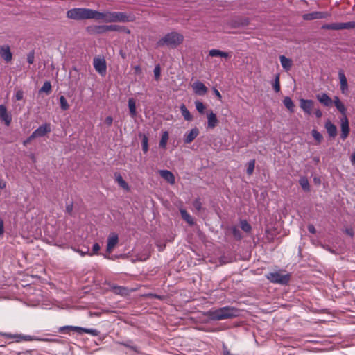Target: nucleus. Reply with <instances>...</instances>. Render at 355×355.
Masks as SVG:
<instances>
[{
  "instance_id": "26",
  "label": "nucleus",
  "mask_w": 355,
  "mask_h": 355,
  "mask_svg": "<svg viewBox=\"0 0 355 355\" xmlns=\"http://www.w3.org/2000/svg\"><path fill=\"white\" fill-rule=\"evenodd\" d=\"M279 58L283 68L286 71H289L293 64L292 60L289 58H286L284 55H281Z\"/></svg>"
},
{
  "instance_id": "35",
  "label": "nucleus",
  "mask_w": 355,
  "mask_h": 355,
  "mask_svg": "<svg viewBox=\"0 0 355 355\" xmlns=\"http://www.w3.org/2000/svg\"><path fill=\"white\" fill-rule=\"evenodd\" d=\"M112 291L114 293L121 295H126L128 292V290L123 286H113Z\"/></svg>"
},
{
  "instance_id": "14",
  "label": "nucleus",
  "mask_w": 355,
  "mask_h": 355,
  "mask_svg": "<svg viewBox=\"0 0 355 355\" xmlns=\"http://www.w3.org/2000/svg\"><path fill=\"white\" fill-rule=\"evenodd\" d=\"M338 78L340 84V90L343 94H346L348 91V83L347 78L343 70H340L338 72Z\"/></svg>"
},
{
  "instance_id": "32",
  "label": "nucleus",
  "mask_w": 355,
  "mask_h": 355,
  "mask_svg": "<svg viewBox=\"0 0 355 355\" xmlns=\"http://www.w3.org/2000/svg\"><path fill=\"white\" fill-rule=\"evenodd\" d=\"M283 103H284V105H285V107L291 112H293L295 105H294L292 99L290 97H288V96L285 97L284 98Z\"/></svg>"
},
{
  "instance_id": "6",
  "label": "nucleus",
  "mask_w": 355,
  "mask_h": 355,
  "mask_svg": "<svg viewBox=\"0 0 355 355\" xmlns=\"http://www.w3.org/2000/svg\"><path fill=\"white\" fill-rule=\"evenodd\" d=\"M71 331H76L80 334L85 333L95 336L98 335V331L96 329H87L80 327L63 326L58 329V332L60 334H69Z\"/></svg>"
},
{
  "instance_id": "39",
  "label": "nucleus",
  "mask_w": 355,
  "mask_h": 355,
  "mask_svg": "<svg viewBox=\"0 0 355 355\" xmlns=\"http://www.w3.org/2000/svg\"><path fill=\"white\" fill-rule=\"evenodd\" d=\"M60 107L62 110H67L69 109V105L66 98H64V96H61L60 97Z\"/></svg>"
},
{
  "instance_id": "15",
  "label": "nucleus",
  "mask_w": 355,
  "mask_h": 355,
  "mask_svg": "<svg viewBox=\"0 0 355 355\" xmlns=\"http://www.w3.org/2000/svg\"><path fill=\"white\" fill-rule=\"evenodd\" d=\"M134 19V17L128 16L125 12H115V18L113 20L114 22H128L133 21Z\"/></svg>"
},
{
  "instance_id": "46",
  "label": "nucleus",
  "mask_w": 355,
  "mask_h": 355,
  "mask_svg": "<svg viewBox=\"0 0 355 355\" xmlns=\"http://www.w3.org/2000/svg\"><path fill=\"white\" fill-rule=\"evenodd\" d=\"M100 250V245L98 243L94 244L92 247V252L89 254V256H93L94 254H98Z\"/></svg>"
},
{
  "instance_id": "58",
  "label": "nucleus",
  "mask_w": 355,
  "mask_h": 355,
  "mask_svg": "<svg viewBox=\"0 0 355 355\" xmlns=\"http://www.w3.org/2000/svg\"><path fill=\"white\" fill-rule=\"evenodd\" d=\"M134 70H135V73H137V74L141 73V69L139 65L135 66L134 67Z\"/></svg>"
},
{
  "instance_id": "48",
  "label": "nucleus",
  "mask_w": 355,
  "mask_h": 355,
  "mask_svg": "<svg viewBox=\"0 0 355 355\" xmlns=\"http://www.w3.org/2000/svg\"><path fill=\"white\" fill-rule=\"evenodd\" d=\"M109 25H104V26H99L96 28L97 29V33H105V32H107V31H110V30H107V27H108Z\"/></svg>"
},
{
  "instance_id": "59",
  "label": "nucleus",
  "mask_w": 355,
  "mask_h": 355,
  "mask_svg": "<svg viewBox=\"0 0 355 355\" xmlns=\"http://www.w3.org/2000/svg\"><path fill=\"white\" fill-rule=\"evenodd\" d=\"M315 115L317 118H320L322 115V113L320 110L318 109L315 111Z\"/></svg>"
},
{
  "instance_id": "40",
  "label": "nucleus",
  "mask_w": 355,
  "mask_h": 355,
  "mask_svg": "<svg viewBox=\"0 0 355 355\" xmlns=\"http://www.w3.org/2000/svg\"><path fill=\"white\" fill-rule=\"evenodd\" d=\"M148 139L147 136L144 135L143 137H142L141 144H142V150H143L144 153H147L148 150Z\"/></svg>"
},
{
  "instance_id": "36",
  "label": "nucleus",
  "mask_w": 355,
  "mask_h": 355,
  "mask_svg": "<svg viewBox=\"0 0 355 355\" xmlns=\"http://www.w3.org/2000/svg\"><path fill=\"white\" fill-rule=\"evenodd\" d=\"M44 92L49 94L51 92V84L49 81H46L40 89V93Z\"/></svg>"
},
{
  "instance_id": "44",
  "label": "nucleus",
  "mask_w": 355,
  "mask_h": 355,
  "mask_svg": "<svg viewBox=\"0 0 355 355\" xmlns=\"http://www.w3.org/2000/svg\"><path fill=\"white\" fill-rule=\"evenodd\" d=\"M255 166V160L252 159L249 162L248 168H247V173L249 175H251L253 173L254 169Z\"/></svg>"
},
{
  "instance_id": "27",
  "label": "nucleus",
  "mask_w": 355,
  "mask_h": 355,
  "mask_svg": "<svg viewBox=\"0 0 355 355\" xmlns=\"http://www.w3.org/2000/svg\"><path fill=\"white\" fill-rule=\"evenodd\" d=\"M128 107L130 116L134 118L137 116L136 101L133 98L128 100Z\"/></svg>"
},
{
  "instance_id": "7",
  "label": "nucleus",
  "mask_w": 355,
  "mask_h": 355,
  "mask_svg": "<svg viewBox=\"0 0 355 355\" xmlns=\"http://www.w3.org/2000/svg\"><path fill=\"white\" fill-rule=\"evenodd\" d=\"M95 70L101 76H105L107 73L106 60L103 57H95L93 60Z\"/></svg>"
},
{
  "instance_id": "55",
  "label": "nucleus",
  "mask_w": 355,
  "mask_h": 355,
  "mask_svg": "<svg viewBox=\"0 0 355 355\" xmlns=\"http://www.w3.org/2000/svg\"><path fill=\"white\" fill-rule=\"evenodd\" d=\"M345 232L347 234L350 236L351 237H353L354 236V230L352 228H348L345 230Z\"/></svg>"
},
{
  "instance_id": "62",
  "label": "nucleus",
  "mask_w": 355,
  "mask_h": 355,
  "mask_svg": "<svg viewBox=\"0 0 355 355\" xmlns=\"http://www.w3.org/2000/svg\"><path fill=\"white\" fill-rule=\"evenodd\" d=\"M352 165H355V153H353L350 157Z\"/></svg>"
},
{
  "instance_id": "21",
  "label": "nucleus",
  "mask_w": 355,
  "mask_h": 355,
  "mask_svg": "<svg viewBox=\"0 0 355 355\" xmlns=\"http://www.w3.org/2000/svg\"><path fill=\"white\" fill-rule=\"evenodd\" d=\"M198 135L199 130L197 128L191 129L190 132L185 135L184 142L186 144L191 143Z\"/></svg>"
},
{
  "instance_id": "19",
  "label": "nucleus",
  "mask_w": 355,
  "mask_h": 355,
  "mask_svg": "<svg viewBox=\"0 0 355 355\" xmlns=\"http://www.w3.org/2000/svg\"><path fill=\"white\" fill-rule=\"evenodd\" d=\"M314 103L312 100H300V107L308 114H311V111L313 108Z\"/></svg>"
},
{
  "instance_id": "2",
  "label": "nucleus",
  "mask_w": 355,
  "mask_h": 355,
  "mask_svg": "<svg viewBox=\"0 0 355 355\" xmlns=\"http://www.w3.org/2000/svg\"><path fill=\"white\" fill-rule=\"evenodd\" d=\"M184 41V36L177 32H171L165 35L157 42V47L166 46L175 49Z\"/></svg>"
},
{
  "instance_id": "33",
  "label": "nucleus",
  "mask_w": 355,
  "mask_h": 355,
  "mask_svg": "<svg viewBox=\"0 0 355 355\" xmlns=\"http://www.w3.org/2000/svg\"><path fill=\"white\" fill-rule=\"evenodd\" d=\"M180 214L182 218L189 225H193L194 223L193 218L185 209H181Z\"/></svg>"
},
{
  "instance_id": "64",
  "label": "nucleus",
  "mask_w": 355,
  "mask_h": 355,
  "mask_svg": "<svg viewBox=\"0 0 355 355\" xmlns=\"http://www.w3.org/2000/svg\"><path fill=\"white\" fill-rule=\"evenodd\" d=\"M232 232H233L234 235L236 237L239 234V230H237V228L234 227L232 230Z\"/></svg>"
},
{
  "instance_id": "30",
  "label": "nucleus",
  "mask_w": 355,
  "mask_h": 355,
  "mask_svg": "<svg viewBox=\"0 0 355 355\" xmlns=\"http://www.w3.org/2000/svg\"><path fill=\"white\" fill-rule=\"evenodd\" d=\"M169 138V135L167 131H164L162 134L161 139L159 141V147L162 148H166V144Z\"/></svg>"
},
{
  "instance_id": "38",
  "label": "nucleus",
  "mask_w": 355,
  "mask_h": 355,
  "mask_svg": "<svg viewBox=\"0 0 355 355\" xmlns=\"http://www.w3.org/2000/svg\"><path fill=\"white\" fill-rule=\"evenodd\" d=\"M195 105H196V108L197 111L200 114H203L205 113V106L203 104V103H202L199 101H196L195 102Z\"/></svg>"
},
{
  "instance_id": "43",
  "label": "nucleus",
  "mask_w": 355,
  "mask_h": 355,
  "mask_svg": "<svg viewBox=\"0 0 355 355\" xmlns=\"http://www.w3.org/2000/svg\"><path fill=\"white\" fill-rule=\"evenodd\" d=\"M241 227L245 232H250L252 229L251 225L246 220L241 222Z\"/></svg>"
},
{
  "instance_id": "56",
  "label": "nucleus",
  "mask_w": 355,
  "mask_h": 355,
  "mask_svg": "<svg viewBox=\"0 0 355 355\" xmlns=\"http://www.w3.org/2000/svg\"><path fill=\"white\" fill-rule=\"evenodd\" d=\"M112 121H113V119H112V117L111 116H107L106 119H105V123L107 125H111L112 123Z\"/></svg>"
},
{
  "instance_id": "54",
  "label": "nucleus",
  "mask_w": 355,
  "mask_h": 355,
  "mask_svg": "<svg viewBox=\"0 0 355 355\" xmlns=\"http://www.w3.org/2000/svg\"><path fill=\"white\" fill-rule=\"evenodd\" d=\"M308 230L311 234H315L316 232L315 228L313 225H309Z\"/></svg>"
},
{
  "instance_id": "31",
  "label": "nucleus",
  "mask_w": 355,
  "mask_h": 355,
  "mask_svg": "<svg viewBox=\"0 0 355 355\" xmlns=\"http://www.w3.org/2000/svg\"><path fill=\"white\" fill-rule=\"evenodd\" d=\"M180 110H181L182 115L183 116L184 119L186 121H189L192 120V116H191L190 112L188 110V109L184 104H182L180 106Z\"/></svg>"
},
{
  "instance_id": "52",
  "label": "nucleus",
  "mask_w": 355,
  "mask_h": 355,
  "mask_svg": "<svg viewBox=\"0 0 355 355\" xmlns=\"http://www.w3.org/2000/svg\"><path fill=\"white\" fill-rule=\"evenodd\" d=\"M24 97V92L23 91L21 90H18L16 92V94H15V98L16 100L17 101H20Z\"/></svg>"
},
{
  "instance_id": "10",
  "label": "nucleus",
  "mask_w": 355,
  "mask_h": 355,
  "mask_svg": "<svg viewBox=\"0 0 355 355\" xmlns=\"http://www.w3.org/2000/svg\"><path fill=\"white\" fill-rule=\"evenodd\" d=\"M98 15H95L94 19L98 20H103L105 22L111 23L114 22V20H112L115 18V12H98Z\"/></svg>"
},
{
  "instance_id": "28",
  "label": "nucleus",
  "mask_w": 355,
  "mask_h": 355,
  "mask_svg": "<svg viewBox=\"0 0 355 355\" xmlns=\"http://www.w3.org/2000/svg\"><path fill=\"white\" fill-rule=\"evenodd\" d=\"M107 30H110V31H121L124 32L127 34L130 33V29L127 28L125 26H121L119 25H109L108 27L106 28Z\"/></svg>"
},
{
  "instance_id": "45",
  "label": "nucleus",
  "mask_w": 355,
  "mask_h": 355,
  "mask_svg": "<svg viewBox=\"0 0 355 355\" xmlns=\"http://www.w3.org/2000/svg\"><path fill=\"white\" fill-rule=\"evenodd\" d=\"M273 88L276 92H279L280 91V82H279V75H277L275 79V82L273 84Z\"/></svg>"
},
{
  "instance_id": "23",
  "label": "nucleus",
  "mask_w": 355,
  "mask_h": 355,
  "mask_svg": "<svg viewBox=\"0 0 355 355\" xmlns=\"http://www.w3.org/2000/svg\"><path fill=\"white\" fill-rule=\"evenodd\" d=\"M325 128L331 137H335L337 135V128L330 121L325 123Z\"/></svg>"
},
{
  "instance_id": "5",
  "label": "nucleus",
  "mask_w": 355,
  "mask_h": 355,
  "mask_svg": "<svg viewBox=\"0 0 355 355\" xmlns=\"http://www.w3.org/2000/svg\"><path fill=\"white\" fill-rule=\"evenodd\" d=\"M266 277L271 283L281 285L288 284L291 279V275L283 270L269 272Z\"/></svg>"
},
{
  "instance_id": "61",
  "label": "nucleus",
  "mask_w": 355,
  "mask_h": 355,
  "mask_svg": "<svg viewBox=\"0 0 355 355\" xmlns=\"http://www.w3.org/2000/svg\"><path fill=\"white\" fill-rule=\"evenodd\" d=\"M3 232V221L0 219V234H2Z\"/></svg>"
},
{
  "instance_id": "42",
  "label": "nucleus",
  "mask_w": 355,
  "mask_h": 355,
  "mask_svg": "<svg viewBox=\"0 0 355 355\" xmlns=\"http://www.w3.org/2000/svg\"><path fill=\"white\" fill-rule=\"evenodd\" d=\"M312 136L316 140L318 144H320L323 139L322 135L316 130H312Z\"/></svg>"
},
{
  "instance_id": "16",
  "label": "nucleus",
  "mask_w": 355,
  "mask_h": 355,
  "mask_svg": "<svg viewBox=\"0 0 355 355\" xmlns=\"http://www.w3.org/2000/svg\"><path fill=\"white\" fill-rule=\"evenodd\" d=\"M0 119L5 122L7 126L10 125L12 121L11 116L8 114L6 107L3 105H0Z\"/></svg>"
},
{
  "instance_id": "8",
  "label": "nucleus",
  "mask_w": 355,
  "mask_h": 355,
  "mask_svg": "<svg viewBox=\"0 0 355 355\" xmlns=\"http://www.w3.org/2000/svg\"><path fill=\"white\" fill-rule=\"evenodd\" d=\"M331 16V14L328 12H319L315 11L310 13L304 14L302 19L304 21H311L314 19H325Z\"/></svg>"
},
{
  "instance_id": "37",
  "label": "nucleus",
  "mask_w": 355,
  "mask_h": 355,
  "mask_svg": "<svg viewBox=\"0 0 355 355\" xmlns=\"http://www.w3.org/2000/svg\"><path fill=\"white\" fill-rule=\"evenodd\" d=\"M300 184L304 191L309 190V183L306 178L302 177L300 180Z\"/></svg>"
},
{
  "instance_id": "25",
  "label": "nucleus",
  "mask_w": 355,
  "mask_h": 355,
  "mask_svg": "<svg viewBox=\"0 0 355 355\" xmlns=\"http://www.w3.org/2000/svg\"><path fill=\"white\" fill-rule=\"evenodd\" d=\"M114 175L115 179L118 184H119V186L126 191H130V187L128 184L123 179L121 174L119 173H116Z\"/></svg>"
},
{
  "instance_id": "57",
  "label": "nucleus",
  "mask_w": 355,
  "mask_h": 355,
  "mask_svg": "<svg viewBox=\"0 0 355 355\" xmlns=\"http://www.w3.org/2000/svg\"><path fill=\"white\" fill-rule=\"evenodd\" d=\"M35 137H32V135L28 137L24 141V146H27L28 144H29L31 140H33V139H35Z\"/></svg>"
},
{
  "instance_id": "22",
  "label": "nucleus",
  "mask_w": 355,
  "mask_h": 355,
  "mask_svg": "<svg viewBox=\"0 0 355 355\" xmlns=\"http://www.w3.org/2000/svg\"><path fill=\"white\" fill-rule=\"evenodd\" d=\"M317 99L324 106L331 105L333 101L331 98L325 93L317 95Z\"/></svg>"
},
{
  "instance_id": "24",
  "label": "nucleus",
  "mask_w": 355,
  "mask_h": 355,
  "mask_svg": "<svg viewBox=\"0 0 355 355\" xmlns=\"http://www.w3.org/2000/svg\"><path fill=\"white\" fill-rule=\"evenodd\" d=\"M334 103L338 110L343 114V116H346V107L338 96L334 97Z\"/></svg>"
},
{
  "instance_id": "49",
  "label": "nucleus",
  "mask_w": 355,
  "mask_h": 355,
  "mask_svg": "<svg viewBox=\"0 0 355 355\" xmlns=\"http://www.w3.org/2000/svg\"><path fill=\"white\" fill-rule=\"evenodd\" d=\"M193 207L196 208V209H197L198 211H200L202 208V203L200 200V199H196L194 201H193Z\"/></svg>"
},
{
  "instance_id": "63",
  "label": "nucleus",
  "mask_w": 355,
  "mask_h": 355,
  "mask_svg": "<svg viewBox=\"0 0 355 355\" xmlns=\"http://www.w3.org/2000/svg\"><path fill=\"white\" fill-rule=\"evenodd\" d=\"M78 252L80 254L81 256H85L86 254L89 255V254H90V252L88 250L86 252H83L82 250H78Z\"/></svg>"
},
{
  "instance_id": "12",
  "label": "nucleus",
  "mask_w": 355,
  "mask_h": 355,
  "mask_svg": "<svg viewBox=\"0 0 355 355\" xmlns=\"http://www.w3.org/2000/svg\"><path fill=\"white\" fill-rule=\"evenodd\" d=\"M192 88L194 92V93L197 95L203 96L207 94L208 89L205 85L204 83H202L200 81H196L192 85Z\"/></svg>"
},
{
  "instance_id": "47",
  "label": "nucleus",
  "mask_w": 355,
  "mask_h": 355,
  "mask_svg": "<svg viewBox=\"0 0 355 355\" xmlns=\"http://www.w3.org/2000/svg\"><path fill=\"white\" fill-rule=\"evenodd\" d=\"M160 74H161L160 67H159V65H157V66H155V69H154V75H155V78L157 80H158L159 79Z\"/></svg>"
},
{
  "instance_id": "3",
  "label": "nucleus",
  "mask_w": 355,
  "mask_h": 355,
  "mask_svg": "<svg viewBox=\"0 0 355 355\" xmlns=\"http://www.w3.org/2000/svg\"><path fill=\"white\" fill-rule=\"evenodd\" d=\"M98 11L88 8H73L67 11V16L69 19L76 20L94 19Z\"/></svg>"
},
{
  "instance_id": "9",
  "label": "nucleus",
  "mask_w": 355,
  "mask_h": 355,
  "mask_svg": "<svg viewBox=\"0 0 355 355\" xmlns=\"http://www.w3.org/2000/svg\"><path fill=\"white\" fill-rule=\"evenodd\" d=\"M340 137L344 140L348 137L349 134V121L347 116H344L340 119Z\"/></svg>"
},
{
  "instance_id": "29",
  "label": "nucleus",
  "mask_w": 355,
  "mask_h": 355,
  "mask_svg": "<svg viewBox=\"0 0 355 355\" xmlns=\"http://www.w3.org/2000/svg\"><path fill=\"white\" fill-rule=\"evenodd\" d=\"M209 55L211 57L220 56V57L225 58H227L229 57V54L227 53L222 51H220L218 49H211V50H210L209 52Z\"/></svg>"
},
{
  "instance_id": "17",
  "label": "nucleus",
  "mask_w": 355,
  "mask_h": 355,
  "mask_svg": "<svg viewBox=\"0 0 355 355\" xmlns=\"http://www.w3.org/2000/svg\"><path fill=\"white\" fill-rule=\"evenodd\" d=\"M207 128L214 129L218 124L217 116L213 111H210L207 114Z\"/></svg>"
},
{
  "instance_id": "1",
  "label": "nucleus",
  "mask_w": 355,
  "mask_h": 355,
  "mask_svg": "<svg viewBox=\"0 0 355 355\" xmlns=\"http://www.w3.org/2000/svg\"><path fill=\"white\" fill-rule=\"evenodd\" d=\"M240 310L233 306H224L208 311L205 315L211 320H223L239 316Z\"/></svg>"
},
{
  "instance_id": "34",
  "label": "nucleus",
  "mask_w": 355,
  "mask_h": 355,
  "mask_svg": "<svg viewBox=\"0 0 355 355\" xmlns=\"http://www.w3.org/2000/svg\"><path fill=\"white\" fill-rule=\"evenodd\" d=\"M322 29L325 30H341L340 23H331L322 26Z\"/></svg>"
},
{
  "instance_id": "50",
  "label": "nucleus",
  "mask_w": 355,
  "mask_h": 355,
  "mask_svg": "<svg viewBox=\"0 0 355 355\" xmlns=\"http://www.w3.org/2000/svg\"><path fill=\"white\" fill-rule=\"evenodd\" d=\"M222 355H235L232 354L227 348V347L223 344V351H222Z\"/></svg>"
},
{
  "instance_id": "41",
  "label": "nucleus",
  "mask_w": 355,
  "mask_h": 355,
  "mask_svg": "<svg viewBox=\"0 0 355 355\" xmlns=\"http://www.w3.org/2000/svg\"><path fill=\"white\" fill-rule=\"evenodd\" d=\"M341 30L355 28V21L340 23Z\"/></svg>"
},
{
  "instance_id": "18",
  "label": "nucleus",
  "mask_w": 355,
  "mask_h": 355,
  "mask_svg": "<svg viewBox=\"0 0 355 355\" xmlns=\"http://www.w3.org/2000/svg\"><path fill=\"white\" fill-rule=\"evenodd\" d=\"M0 55L7 62L12 60V55L8 46H0Z\"/></svg>"
},
{
  "instance_id": "11",
  "label": "nucleus",
  "mask_w": 355,
  "mask_h": 355,
  "mask_svg": "<svg viewBox=\"0 0 355 355\" xmlns=\"http://www.w3.org/2000/svg\"><path fill=\"white\" fill-rule=\"evenodd\" d=\"M51 132V125L49 123H45L40 126L32 133V137H43L47 133Z\"/></svg>"
},
{
  "instance_id": "13",
  "label": "nucleus",
  "mask_w": 355,
  "mask_h": 355,
  "mask_svg": "<svg viewBox=\"0 0 355 355\" xmlns=\"http://www.w3.org/2000/svg\"><path fill=\"white\" fill-rule=\"evenodd\" d=\"M119 241L118 235L116 233H112L107 239V252L110 253Z\"/></svg>"
},
{
  "instance_id": "53",
  "label": "nucleus",
  "mask_w": 355,
  "mask_h": 355,
  "mask_svg": "<svg viewBox=\"0 0 355 355\" xmlns=\"http://www.w3.org/2000/svg\"><path fill=\"white\" fill-rule=\"evenodd\" d=\"M214 94H215L216 96L217 97V98H218L219 101H221V99H222V96H221L220 93L219 92V91H218L217 89L214 88Z\"/></svg>"
},
{
  "instance_id": "51",
  "label": "nucleus",
  "mask_w": 355,
  "mask_h": 355,
  "mask_svg": "<svg viewBox=\"0 0 355 355\" xmlns=\"http://www.w3.org/2000/svg\"><path fill=\"white\" fill-rule=\"evenodd\" d=\"M27 61L29 64H33L34 62V51H32L28 54Z\"/></svg>"
},
{
  "instance_id": "60",
  "label": "nucleus",
  "mask_w": 355,
  "mask_h": 355,
  "mask_svg": "<svg viewBox=\"0 0 355 355\" xmlns=\"http://www.w3.org/2000/svg\"><path fill=\"white\" fill-rule=\"evenodd\" d=\"M66 209L68 213L71 214L73 211V205L70 204V205H67L66 207Z\"/></svg>"
},
{
  "instance_id": "4",
  "label": "nucleus",
  "mask_w": 355,
  "mask_h": 355,
  "mask_svg": "<svg viewBox=\"0 0 355 355\" xmlns=\"http://www.w3.org/2000/svg\"><path fill=\"white\" fill-rule=\"evenodd\" d=\"M0 335L6 339L12 340L16 343L28 342V341H55V340H50L46 338H40L34 336L24 335L21 334L1 333Z\"/></svg>"
},
{
  "instance_id": "20",
  "label": "nucleus",
  "mask_w": 355,
  "mask_h": 355,
  "mask_svg": "<svg viewBox=\"0 0 355 355\" xmlns=\"http://www.w3.org/2000/svg\"><path fill=\"white\" fill-rule=\"evenodd\" d=\"M159 174L166 181L171 184H174L175 182V178L172 172L168 170L159 171Z\"/></svg>"
}]
</instances>
